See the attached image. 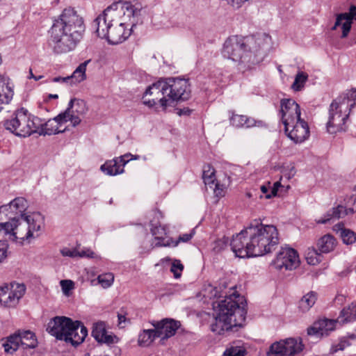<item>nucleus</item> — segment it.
<instances>
[{
	"instance_id": "680f3d73",
	"label": "nucleus",
	"mask_w": 356,
	"mask_h": 356,
	"mask_svg": "<svg viewBox=\"0 0 356 356\" xmlns=\"http://www.w3.org/2000/svg\"><path fill=\"white\" fill-rule=\"evenodd\" d=\"M42 77L43 76H41V75L38 76H36L35 74H33L32 69L29 70V76L28 77L29 79H33L35 81H38V80L41 79Z\"/></svg>"
},
{
	"instance_id": "2f4dec72",
	"label": "nucleus",
	"mask_w": 356,
	"mask_h": 356,
	"mask_svg": "<svg viewBox=\"0 0 356 356\" xmlns=\"http://www.w3.org/2000/svg\"><path fill=\"white\" fill-rule=\"evenodd\" d=\"M213 309H218V313L215 317V323L211 325V330L217 334H221L222 331V300H217L213 302Z\"/></svg>"
},
{
	"instance_id": "4be33fe9",
	"label": "nucleus",
	"mask_w": 356,
	"mask_h": 356,
	"mask_svg": "<svg viewBox=\"0 0 356 356\" xmlns=\"http://www.w3.org/2000/svg\"><path fill=\"white\" fill-rule=\"evenodd\" d=\"M337 321L327 318L321 319L315 322L313 325L307 329L309 335L326 336L329 332L335 328Z\"/></svg>"
},
{
	"instance_id": "4d7b16f0",
	"label": "nucleus",
	"mask_w": 356,
	"mask_h": 356,
	"mask_svg": "<svg viewBox=\"0 0 356 356\" xmlns=\"http://www.w3.org/2000/svg\"><path fill=\"white\" fill-rule=\"evenodd\" d=\"M222 250V241L221 240L216 241L213 247V252L216 254H220Z\"/></svg>"
},
{
	"instance_id": "423d86ee",
	"label": "nucleus",
	"mask_w": 356,
	"mask_h": 356,
	"mask_svg": "<svg viewBox=\"0 0 356 356\" xmlns=\"http://www.w3.org/2000/svg\"><path fill=\"white\" fill-rule=\"evenodd\" d=\"M47 331L56 339L70 342L74 346L81 343L88 330L81 322L65 316H56L47 324Z\"/></svg>"
},
{
	"instance_id": "6e6d98bb",
	"label": "nucleus",
	"mask_w": 356,
	"mask_h": 356,
	"mask_svg": "<svg viewBox=\"0 0 356 356\" xmlns=\"http://www.w3.org/2000/svg\"><path fill=\"white\" fill-rule=\"evenodd\" d=\"M73 282L71 280H65L60 281V285L65 292L72 289L73 288Z\"/></svg>"
},
{
	"instance_id": "9d476101",
	"label": "nucleus",
	"mask_w": 356,
	"mask_h": 356,
	"mask_svg": "<svg viewBox=\"0 0 356 356\" xmlns=\"http://www.w3.org/2000/svg\"><path fill=\"white\" fill-rule=\"evenodd\" d=\"M143 104L149 108H155L158 106L162 111H166L168 102L166 95L164 79H161L150 85L145 90L143 97Z\"/></svg>"
},
{
	"instance_id": "e433bc0d",
	"label": "nucleus",
	"mask_w": 356,
	"mask_h": 356,
	"mask_svg": "<svg viewBox=\"0 0 356 356\" xmlns=\"http://www.w3.org/2000/svg\"><path fill=\"white\" fill-rule=\"evenodd\" d=\"M20 340V336L17 332L8 337L6 342L3 343L5 352L10 354L15 353L21 346Z\"/></svg>"
},
{
	"instance_id": "864d4df0",
	"label": "nucleus",
	"mask_w": 356,
	"mask_h": 356,
	"mask_svg": "<svg viewBox=\"0 0 356 356\" xmlns=\"http://www.w3.org/2000/svg\"><path fill=\"white\" fill-rule=\"evenodd\" d=\"M349 343L346 341H341L338 344L332 346L331 348V353H337L338 350H343Z\"/></svg>"
},
{
	"instance_id": "c03bdc74",
	"label": "nucleus",
	"mask_w": 356,
	"mask_h": 356,
	"mask_svg": "<svg viewBox=\"0 0 356 356\" xmlns=\"http://www.w3.org/2000/svg\"><path fill=\"white\" fill-rule=\"evenodd\" d=\"M246 350L241 346H230L224 351V356H245Z\"/></svg>"
},
{
	"instance_id": "a19ab883",
	"label": "nucleus",
	"mask_w": 356,
	"mask_h": 356,
	"mask_svg": "<svg viewBox=\"0 0 356 356\" xmlns=\"http://www.w3.org/2000/svg\"><path fill=\"white\" fill-rule=\"evenodd\" d=\"M195 234V231L193 229L190 232V233H186V234H181L179 236L177 240L174 241L172 238H169V239L166 240V243H163L162 245H163V246L176 247L181 242H182V243L188 242L193 237Z\"/></svg>"
},
{
	"instance_id": "72a5a7b5",
	"label": "nucleus",
	"mask_w": 356,
	"mask_h": 356,
	"mask_svg": "<svg viewBox=\"0 0 356 356\" xmlns=\"http://www.w3.org/2000/svg\"><path fill=\"white\" fill-rule=\"evenodd\" d=\"M254 39V42L250 44H244L243 49L245 55V58L249 56V54L252 53H256L263 44L264 41L268 38L266 35H250ZM251 55H250V57Z\"/></svg>"
},
{
	"instance_id": "58836bf2",
	"label": "nucleus",
	"mask_w": 356,
	"mask_h": 356,
	"mask_svg": "<svg viewBox=\"0 0 356 356\" xmlns=\"http://www.w3.org/2000/svg\"><path fill=\"white\" fill-rule=\"evenodd\" d=\"M316 294L309 292L304 296L299 302V308L303 312H307L316 302Z\"/></svg>"
},
{
	"instance_id": "bf43d9fd",
	"label": "nucleus",
	"mask_w": 356,
	"mask_h": 356,
	"mask_svg": "<svg viewBox=\"0 0 356 356\" xmlns=\"http://www.w3.org/2000/svg\"><path fill=\"white\" fill-rule=\"evenodd\" d=\"M118 325L123 327L124 325H122V323H125V322L127 321L126 313L124 312L123 311H121V312H119L118 314Z\"/></svg>"
},
{
	"instance_id": "2eb2a0df",
	"label": "nucleus",
	"mask_w": 356,
	"mask_h": 356,
	"mask_svg": "<svg viewBox=\"0 0 356 356\" xmlns=\"http://www.w3.org/2000/svg\"><path fill=\"white\" fill-rule=\"evenodd\" d=\"M299 264L300 259L297 252L289 247L282 248L272 262V265L278 270H292Z\"/></svg>"
},
{
	"instance_id": "e2e57ef3",
	"label": "nucleus",
	"mask_w": 356,
	"mask_h": 356,
	"mask_svg": "<svg viewBox=\"0 0 356 356\" xmlns=\"http://www.w3.org/2000/svg\"><path fill=\"white\" fill-rule=\"evenodd\" d=\"M139 158H140V156H138V155H134H134H132V154H131V155H130V156H129L127 159H128L127 160H129V161L130 160H132V159H134V160H137V159H138Z\"/></svg>"
},
{
	"instance_id": "412c9836",
	"label": "nucleus",
	"mask_w": 356,
	"mask_h": 356,
	"mask_svg": "<svg viewBox=\"0 0 356 356\" xmlns=\"http://www.w3.org/2000/svg\"><path fill=\"white\" fill-rule=\"evenodd\" d=\"M115 26H112L108 31V37H106V40L111 44H118L124 42L131 35V31L133 28L127 29L125 26V24L123 22H119ZM113 25H114L113 24Z\"/></svg>"
},
{
	"instance_id": "69168bd1",
	"label": "nucleus",
	"mask_w": 356,
	"mask_h": 356,
	"mask_svg": "<svg viewBox=\"0 0 356 356\" xmlns=\"http://www.w3.org/2000/svg\"><path fill=\"white\" fill-rule=\"evenodd\" d=\"M122 1H129L131 3H140L139 0H122Z\"/></svg>"
},
{
	"instance_id": "9b49d317",
	"label": "nucleus",
	"mask_w": 356,
	"mask_h": 356,
	"mask_svg": "<svg viewBox=\"0 0 356 356\" xmlns=\"http://www.w3.org/2000/svg\"><path fill=\"white\" fill-rule=\"evenodd\" d=\"M254 42L251 37H241L233 35L228 38L224 42V57L235 62L248 63L244 53L243 45L250 44Z\"/></svg>"
},
{
	"instance_id": "4c0bfd02",
	"label": "nucleus",
	"mask_w": 356,
	"mask_h": 356,
	"mask_svg": "<svg viewBox=\"0 0 356 356\" xmlns=\"http://www.w3.org/2000/svg\"><path fill=\"white\" fill-rule=\"evenodd\" d=\"M356 320V305L351 304L343 309L339 316L338 321L340 323H345Z\"/></svg>"
},
{
	"instance_id": "49530a36",
	"label": "nucleus",
	"mask_w": 356,
	"mask_h": 356,
	"mask_svg": "<svg viewBox=\"0 0 356 356\" xmlns=\"http://www.w3.org/2000/svg\"><path fill=\"white\" fill-rule=\"evenodd\" d=\"M80 115L69 112L68 115H65V117H61L60 119L63 120V123L67 121H70L72 124L73 127H76L81 122V118L79 117ZM57 118L59 119L58 115H57Z\"/></svg>"
},
{
	"instance_id": "ddd939ff",
	"label": "nucleus",
	"mask_w": 356,
	"mask_h": 356,
	"mask_svg": "<svg viewBox=\"0 0 356 356\" xmlns=\"http://www.w3.org/2000/svg\"><path fill=\"white\" fill-rule=\"evenodd\" d=\"M300 339L289 338L273 343L267 353L268 356H293L303 350Z\"/></svg>"
},
{
	"instance_id": "7c9ffc66",
	"label": "nucleus",
	"mask_w": 356,
	"mask_h": 356,
	"mask_svg": "<svg viewBox=\"0 0 356 356\" xmlns=\"http://www.w3.org/2000/svg\"><path fill=\"white\" fill-rule=\"evenodd\" d=\"M333 230L339 234L345 244L352 245L356 242V233L350 229L345 228L343 224L335 225Z\"/></svg>"
},
{
	"instance_id": "0e129e2a",
	"label": "nucleus",
	"mask_w": 356,
	"mask_h": 356,
	"mask_svg": "<svg viewBox=\"0 0 356 356\" xmlns=\"http://www.w3.org/2000/svg\"><path fill=\"white\" fill-rule=\"evenodd\" d=\"M63 78H64V77H60V76L54 77V78L53 79V81H54V82H60V81L64 82V81H63Z\"/></svg>"
},
{
	"instance_id": "13d9d810",
	"label": "nucleus",
	"mask_w": 356,
	"mask_h": 356,
	"mask_svg": "<svg viewBox=\"0 0 356 356\" xmlns=\"http://www.w3.org/2000/svg\"><path fill=\"white\" fill-rule=\"evenodd\" d=\"M270 189H271L270 183L268 182L266 184L262 185L260 187L261 192L264 195V197L266 199V195L270 194Z\"/></svg>"
},
{
	"instance_id": "0eeeda50",
	"label": "nucleus",
	"mask_w": 356,
	"mask_h": 356,
	"mask_svg": "<svg viewBox=\"0 0 356 356\" xmlns=\"http://www.w3.org/2000/svg\"><path fill=\"white\" fill-rule=\"evenodd\" d=\"M142 9L140 3H131L118 0L108 6L101 15L113 24L119 23L122 16L126 17L131 21L132 27H134L139 22Z\"/></svg>"
},
{
	"instance_id": "a18cd8bd",
	"label": "nucleus",
	"mask_w": 356,
	"mask_h": 356,
	"mask_svg": "<svg viewBox=\"0 0 356 356\" xmlns=\"http://www.w3.org/2000/svg\"><path fill=\"white\" fill-rule=\"evenodd\" d=\"M98 283L104 289L110 287L114 281V275L111 273H104L97 277Z\"/></svg>"
},
{
	"instance_id": "f704fd0d",
	"label": "nucleus",
	"mask_w": 356,
	"mask_h": 356,
	"mask_svg": "<svg viewBox=\"0 0 356 356\" xmlns=\"http://www.w3.org/2000/svg\"><path fill=\"white\" fill-rule=\"evenodd\" d=\"M337 244L333 236L325 234L318 241L317 245L319 250L323 253H328L334 250Z\"/></svg>"
},
{
	"instance_id": "774afa93",
	"label": "nucleus",
	"mask_w": 356,
	"mask_h": 356,
	"mask_svg": "<svg viewBox=\"0 0 356 356\" xmlns=\"http://www.w3.org/2000/svg\"><path fill=\"white\" fill-rule=\"evenodd\" d=\"M289 188H290V186H286V189L284 190V191H286Z\"/></svg>"
},
{
	"instance_id": "c85d7f7f",
	"label": "nucleus",
	"mask_w": 356,
	"mask_h": 356,
	"mask_svg": "<svg viewBox=\"0 0 356 356\" xmlns=\"http://www.w3.org/2000/svg\"><path fill=\"white\" fill-rule=\"evenodd\" d=\"M88 111L86 103L85 101L79 99H72L69 104L67 109L58 115V118L65 117L68 115L69 112H72L78 115H84Z\"/></svg>"
},
{
	"instance_id": "a878e982",
	"label": "nucleus",
	"mask_w": 356,
	"mask_h": 356,
	"mask_svg": "<svg viewBox=\"0 0 356 356\" xmlns=\"http://www.w3.org/2000/svg\"><path fill=\"white\" fill-rule=\"evenodd\" d=\"M92 336L99 343H106L107 344L114 343L115 337L107 334L105 325L102 322L94 324Z\"/></svg>"
},
{
	"instance_id": "aec40b11",
	"label": "nucleus",
	"mask_w": 356,
	"mask_h": 356,
	"mask_svg": "<svg viewBox=\"0 0 356 356\" xmlns=\"http://www.w3.org/2000/svg\"><path fill=\"white\" fill-rule=\"evenodd\" d=\"M130 155V153H127L112 160L107 161L101 165L100 169L104 174L109 176L122 174L124 171V167L129 162V160H126L125 158Z\"/></svg>"
},
{
	"instance_id": "c756f323",
	"label": "nucleus",
	"mask_w": 356,
	"mask_h": 356,
	"mask_svg": "<svg viewBox=\"0 0 356 356\" xmlns=\"http://www.w3.org/2000/svg\"><path fill=\"white\" fill-rule=\"evenodd\" d=\"M63 120L62 119H58L57 116L55 117L54 119L49 120L47 122L41 125L40 131H39V134L40 135H53L56 134L58 133H62L63 131H60L58 129L59 124H63Z\"/></svg>"
},
{
	"instance_id": "338daca9",
	"label": "nucleus",
	"mask_w": 356,
	"mask_h": 356,
	"mask_svg": "<svg viewBox=\"0 0 356 356\" xmlns=\"http://www.w3.org/2000/svg\"><path fill=\"white\" fill-rule=\"evenodd\" d=\"M49 97L50 98H53V99H58V95H49Z\"/></svg>"
},
{
	"instance_id": "ea45409f",
	"label": "nucleus",
	"mask_w": 356,
	"mask_h": 356,
	"mask_svg": "<svg viewBox=\"0 0 356 356\" xmlns=\"http://www.w3.org/2000/svg\"><path fill=\"white\" fill-rule=\"evenodd\" d=\"M151 232L154 236L156 241L158 242L156 243L157 246H163V243H166V241L163 238V236L166 234L165 228L161 225H153L152 224Z\"/></svg>"
},
{
	"instance_id": "bb28decb",
	"label": "nucleus",
	"mask_w": 356,
	"mask_h": 356,
	"mask_svg": "<svg viewBox=\"0 0 356 356\" xmlns=\"http://www.w3.org/2000/svg\"><path fill=\"white\" fill-rule=\"evenodd\" d=\"M112 26L113 23L107 20L101 14L97 17L92 24V26L95 30L97 36L102 39L108 37V31Z\"/></svg>"
},
{
	"instance_id": "4468645a",
	"label": "nucleus",
	"mask_w": 356,
	"mask_h": 356,
	"mask_svg": "<svg viewBox=\"0 0 356 356\" xmlns=\"http://www.w3.org/2000/svg\"><path fill=\"white\" fill-rule=\"evenodd\" d=\"M28 208V203L25 198L18 197L7 204L0 207V222L10 221L14 222L22 216H25L24 212Z\"/></svg>"
},
{
	"instance_id": "79ce46f5",
	"label": "nucleus",
	"mask_w": 356,
	"mask_h": 356,
	"mask_svg": "<svg viewBox=\"0 0 356 356\" xmlns=\"http://www.w3.org/2000/svg\"><path fill=\"white\" fill-rule=\"evenodd\" d=\"M308 79V74L304 72H298L295 76L294 81L291 85V88L294 91H300L301 90L304 86L305 83Z\"/></svg>"
},
{
	"instance_id": "8fccbe9b",
	"label": "nucleus",
	"mask_w": 356,
	"mask_h": 356,
	"mask_svg": "<svg viewBox=\"0 0 356 356\" xmlns=\"http://www.w3.org/2000/svg\"><path fill=\"white\" fill-rule=\"evenodd\" d=\"M60 253L63 257H76L79 254V251L76 248L70 249L67 248H64L60 250Z\"/></svg>"
},
{
	"instance_id": "603ef678",
	"label": "nucleus",
	"mask_w": 356,
	"mask_h": 356,
	"mask_svg": "<svg viewBox=\"0 0 356 356\" xmlns=\"http://www.w3.org/2000/svg\"><path fill=\"white\" fill-rule=\"evenodd\" d=\"M247 1L248 0H226L227 5L231 6L234 10L241 8L243 3Z\"/></svg>"
},
{
	"instance_id": "39448f33",
	"label": "nucleus",
	"mask_w": 356,
	"mask_h": 356,
	"mask_svg": "<svg viewBox=\"0 0 356 356\" xmlns=\"http://www.w3.org/2000/svg\"><path fill=\"white\" fill-rule=\"evenodd\" d=\"M356 89H352L339 96L330 104L327 122V131L334 134L346 130V122L350 111L356 106Z\"/></svg>"
},
{
	"instance_id": "f8f14e48",
	"label": "nucleus",
	"mask_w": 356,
	"mask_h": 356,
	"mask_svg": "<svg viewBox=\"0 0 356 356\" xmlns=\"http://www.w3.org/2000/svg\"><path fill=\"white\" fill-rule=\"evenodd\" d=\"M26 291L24 284L12 282L0 286V303L6 307H15Z\"/></svg>"
},
{
	"instance_id": "37998d69",
	"label": "nucleus",
	"mask_w": 356,
	"mask_h": 356,
	"mask_svg": "<svg viewBox=\"0 0 356 356\" xmlns=\"http://www.w3.org/2000/svg\"><path fill=\"white\" fill-rule=\"evenodd\" d=\"M307 262L310 265H316L321 261V255L315 249H308L305 254Z\"/></svg>"
},
{
	"instance_id": "1a4fd4ad",
	"label": "nucleus",
	"mask_w": 356,
	"mask_h": 356,
	"mask_svg": "<svg viewBox=\"0 0 356 356\" xmlns=\"http://www.w3.org/2000/svg\"><path fill=\"white\" fill-rule=\"evenodd\" d=\"M164 81L169 107L190 98L191 89L188 79L170 77L165 79Z\"/></svg>"
},
{
	"instance_id": "f257e3e1",
	"label": "nucleus",
	"mask_w": 356,
	"mask_h": 356,
	"mask_svg": "<svg viewBox=\"0 0 356 356\" xmlns=\"http://www.w3.org/2000/svg\"><path fill=\"white\" fill-rule=\"evenodd\" d=\"M278 241V232L275 226L254 220L245 229L233 236L229 245L236 257L245 258L268 253Z\"/></svg>"
},
{
	"instance_id": "6ab92c4d",
	"label": "nucleus",
	"mask_w": 356,
	"mask_h": 356,
	"mask_svg": "<svg viewBox=\"0 0 356 356\" xmlns=\"http://www.w3.org/2000/svg\"><path fill=\"white\" fill-rule=\"evenodd\" d=\"M285 133L296 143H300L309 137V129L307 123L300 119L291 124V128L285 131Z\"/></svg>"
},
{
	"instance_id": "5fc2aeb1",
	"label": "nucleus",
	"mask_w": 356,
	"mask_h": 356,
	"mask_svg": "<svg viewBox=\"0 0 356 356\" xmlns=\"http://www.w3.org/2000/svg\"><path fill=\"white\" fill-rule=\"evenodd\" d=\"M78 257H79L96 258L97 255L90 249H86V250H82L81 252H79Z\"/></svg>"
},
{
	"instance_id": "473e14b6",
	"label": "nucleus",
	"mask_w": 356,
	"mask_h": 356,
	"mask_svg": "<svg viewBox=\"0 0 356 356\" xmlns=\"http://www.w3.org/2000/svg\"><path fill=\"white\" fill-rule=\"evenodd\" d=\"M20 336V345L23 348H34L38 345V341L33 332L26 331H18L17 332Z\"/></svg>"
},
{
	"instance_id": "c9c22d12",
	"label": "nucleus",
	"mask_w": 356,
	"mask_h": 356,
	"mask_svg": "<svg viewBox=\"0 0 356 356\" xmlns=\"http://www.w3.org/2000/svg\"><path fill=\"white\" fill-rule=\"evenodd\" d=\"M159 337L155 328L144 330L138 336V343L140 346H148Z\"/></svg>"
},
{
	"instance_id": "7ed1b4c3",
	"label": "nucleus",
	"mask_w": 356,
	"mask_h": 356,
	"mask_svg": "<svg viewBox=\"0 0 356 356\" xmlns=\"http://www.w3.org/2000/svg\"><path fill=\"white\" fill-rule=\"evenodd\" d=\"M237 277L232 276L228 282H224V330L227 332H236L243 327L246 318V301L236 290Z\"/></svg>"
},
{
	"instance_id": "dca6fc26",
	"label": "nucleus",
	"mask_w": 356,
	"mask_h": 356,
	"mask_svg": "<svg viewBox=\"0 0 356 356\" xmlns=\"http://www.w3.org/2000/svg\"><path fill=\"white\" fill-rule=\"evenodd\" d=\"M281 119L284 125V131L291 128V124L300 120V108L295 100L292 99H283L280 102Z\"/></svg>"
},
{
	"instance_id": "5701e85b",
	"label": "nucleus",
	"mask_w": 356,
	"mask_h": 356,
	"mask_svg": "<svg viewBox=\"0 0 356 356\" xmlns=\"http://www.w3.org/2000/svg\"><path fill=\"white\" fill-rule=\"evenodd\" d=\"M204 182L205 185L209 186L211 189L213 190L215 197H216V202H218L221 197L222 196V186L218 184H215V172L210 165L204 167L203 175Z\"/></svg>"
},
{
	"instance_id": "f03ea898",
	"label": "nucleus",
	"mask_w": 356,
	"mask_h": 356,
	"mask_svg": "<svg viewBox=\"0 0 356 356\" xmlns=\"http://www.w3.org/2000/svg\"><path fill=\"white\" fill-rule=\"evenodd\" d=\"M85 29L83 17L74 8L64 9L51 29L50 43L54 51L63 54L74 49L82 39Z\"/></svg>"
},
{
	"instance_id": "a211bd4d",
	"label": "nucleus",
	"mask_w": 356,
	"mask_h": 356,
	"mask_svg": "<svg viewBox=\"0 0 356 356\" xmlns=\"http://www.w3.org/2000/svg\"><path fill=\"white\" fill-rule=\"evenodd\" d=\"M353 20H356V6L352 5L348 9V12L337 15L336 22L332 30H336L339 26H341V38H346L351 29Z\"/></svg>"
},
{
	"instance_id": "3c124183",
	"label": "nucleus",
	"mask_w": 356,
	"mask_h": 356,
	"mask_svg": "<svg viewBox=\"0 0 356 356\" xmlns=\"http://www.w3.org/2000/svg\"><path fill=\"white\" fill-rule=\"evenodd\" d=\"M8 243L6 241L0 240V263L6 257Z\"/></svg>"
},
{
	"instance_id": "b1692460",
	"label": "nucleus",
	"mask_w": 356,
	"mask_h": 356,
	"mask_svg": "<svg viewBox=\"0 0 356 356\" xmlns=\"http://www.w3.org/2000/svg\"><path fill=\"white\" fill-rule=\"evenodd\" d=\"M229 123L232 126L236 128H251L253 127H263L264 125V122L261 120L257 121L247 115H238L234 113H231Z\"/></svg>"
},
{
	"instance_id": "393cba45",
	"label": "nucleus",
	"mask_w": 356,
	"mask_h": 356,
	"mask_svg": "<svg viewBox=\"0 0 356 356\" xmlns=\"http://www.w3.org/2000/svg\"><path fill=\"white\" fill-rule=\"evenodd\" d=\"M13 94V90L9 86L8 79L0 75V111L3 109V105L10 102Z\"/></svg>"
},
{
	"instance_id": "052dcab7",
	"label": "nucleus",
	"mask_w": 356,
	"mask_h": 356,
	"mask_svg": "<svg viewBox=\"0 0 356 356\" xmlns=\"http://www.w3.org/2000/svg\"><path fill=\"white\" fill-rule=\"evenodd\" d=\"M192 111L188 108H184L179 109L177 111V114L179 115H189L191 113Z\"/></svg>"
},
{
	"instance_id": "6e6552de",
	"label": "nucleus",
	"mask_w": 356,
	"mask_h": 356,
	"mask_svg": "<svg viewBox=\"0 0 356 356\" xmlns=\"http://www.w3.org/2000/svg\"><path fill=\"white\" fill-rule=\"evenodd\" d=\"M3 126L6 129L20 137L29 136L38 131L34 118L23 108L17 110L13 118L5 120Z\"/></svg>"
},
{
	"instance_id": "20e7f679",
	"label": "nucleus",
	"mask_w": 356,
	"mask_h": 356,
	"mask_svg": "<svg viewBox=\"0 0 356 356\" xmlns=\"http://www.w3.org/2000/svg\"><path fill=\"white\" fill-rule=\"evenodd\" d=\"M43 224V216L40 213H33L22 216L14 222H0V232L10 234L13 240H19L22 244H29L39 236Z\"/></svg>"
},
{
	"instance_id": "09e8293b",
	"label": "nucleus",
	"mask_w": 356,
	"mask_h": 356,
	"mask_svg": "<svg viewBox=\"0 0 356 356\" xmlns=\"http://www.w3.org/2000/svg\"><path fill=\"white\" fill-rule=\"evenodd\" d=\"M184 266L181 264L180 261L175 260L171 266V272L173 273L174 277L178 278L181 276V271L183 270Z\"/></svg>"
},
{
	"instance_id": "de8ad7c7",
	"label": "nucleus",
	"mask_w": 356,
	"mask_h": 356,
	"mask_svg": "<svg viewBox=\"0 0 356 356\" xmlns=\"http://www.w3.org/2000/svg\"><path fill=\"white\" fill-rule=\"evenodd\" d=\"M283 189L284 186L281 184L280 181L275 182L273 187H271L270 194L266 195V199L280 195L279 193H281Z\"/></svg>"
},
{
	"instance_id": "f3484780",
	"label": "nucleus",
	"mask_w": 356,
	"mask_h": 356,
	"mask_svg": "<svg viewBox=\"0 0 356 356\" xmlns=\"http://www.w3.org/2000/svg\"><path fill=\"white\" fill-rule=\"evenodd\" d=\"M152 325L156 329L157 334H159V338L164 340L174 336L181 323L172 318H165L160 321H154Z\"/></svg>"
},
{
	"instance_id": "cd10ccee",
	"label": "nucleus",
	"mask_w": 356,
	"mask_h": 356,
	"mask_svg": "<svg viewBox=\"0 0 356 356\" xmlns=\"http://www.w3.org/2000/svg\"><path fill=\"white\" fill-rule=\"evenodd\" d=\"M90 62V60H87L83 63H81L74 71L72 74L69 76H66L63 78L64 83H69L72 84H75L78 83H81L86 79V67L88 63Z\"/></svg>"
}]
</instances>
